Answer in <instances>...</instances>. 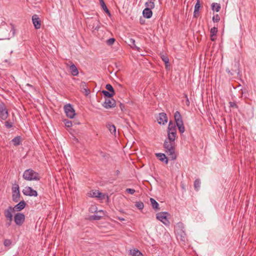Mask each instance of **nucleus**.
Returning a JSON list of instances; mask_svg holds the SVG:
<instances>
[{
	"label": "nucleus",
	"instance_id": "30",
	"mask_svg": "<svg viewBox=\"0 0 256 256\" xmlns=\"http://www.w3.org/2000/svg\"><path fill=\"white\" fill-rule=\"evenodd\" d=\"M12 142L15 146L19 145L20 142V137L19 136L15 137L12 140Z\"/></svg>",
	"mask_w": 256,
	"mask_h": 256
},
{
	"label": "nucleus",
	"instance_id": "5",
	"mask_svg": "<svg viewBox=\"0 0 256 256\" xmlns=\"http://www.w3.org/2000/svg\"><path fill=\"white\" fill-rule=\"evenodd\" d=\"M174 118L179 132L181 134L184 133L185 131V128L184 125L182 116L178 111L176 112L174 114Z\"/></svg>",
	"mask_w": 256,
	"mask_h": 256
},
{
	"label": "nucleus",
	"instance_id": "19",
	"mask_svg": "<svg viewBox=\"0 0 256 256\" xmlns=\"http://www.w3.org/2000/svg\"><path fill=\"white\" fill-rule=\"evenodd\" d=\"M106 126L112 134L116 136V128L114 124L110 122H108L106 124Z\"/></svg>",
	"mask_w": 256,
	"mask_h": 256
},
{
	"label": "nucleus",
	"instance_id": "4",
	"mask_svg": "<svg viewBox=\"0 0 256 256\" xmlns=\"http://www.w3.org/2000/svg\"><path fill=\"white\" fill-rule=\"evenodd\" d=\"M86 23L88 28L92 31L94 30H98L100 28V22L96 17L88 18Z\"/></svg>",
	"mask_w": 256,
	"mask_h": 256
},
{
	"label": "nucleus",
	"instance_id": "54",
	"mask_svg": "<svg viewBox=\"0 0 256 256\" xmlns=\"http://www.w3.org/2000/svg\"><path fill=\"white\" fill-rule=\"evenodd\" d=\"M182 188H184V186H183V184H182Z\"/></svg>",
	"mask_w": 256,
	"mask_h": 256
},
{
	"label": "nucleus",
	"instance_id": "24",
	"mask_svg": "<svg viewBox=\"0 0 256 256\" xmlns=\"http://www.w3.org/2000/svg\"><path fill=\"white\" fill-rule=\"evenodd\" d=\"M90 194L92 197L100 198L102 197V194L98 190H95L90 192Z\"/></svg>",
	"mask_w": 256,
	"mask_h": 256
},
{
	"label": "nucleus",
	"instance_id": "3",
	"mask_svg": "<svg viewBox=\"0 0 256 256\" xmlns=\"http://www.w3.org/2000/svg\"><path fill=\"white\" fill-rule=\"evenodd\" d=\"M174 232L177 239L180 240L183 244H184L187 238L184 230V228L182 223H179L176 225Z\"/></svg>",
	"mask_w": 256,
	"mask_h": 256
},
{
	"label": "nucleus",
	"instance_id": "49",
	"mask_svg": "<svg viewBox=\"0 0 256 256\" xmlns=\"http://www.w3.org/2000/svg\"><path fill=\"white\" fill-rule=\"evenodd\" d=\"M210 39L212 41H214L216 39V36H210Z\"/></svg>",
	"mask_w": 256,
	"mask_h": 256
},
{
	"label": "nucleus",
	"instance_id": "2",
	"mask_svg": "<svg viewBox=\"0 0 256 256\" xmlns=\"http://www.w3.org/2000/svg\"><path fill=\"white\" fill-rule=\"evenodd\" d=\"M22 178L28 181H38L40 179V174L32 168H28L24 170L22 174Z\"/></svg>",
	"mask_w": 256,
	"mask_h": 256
},
{
	"label": "nucleus",
	"instance_id": "45",
	"mask_svg": "<svg viewBox=\"0 0 256 256\" xmlns=\"http://www.w3.org/2000/svg\"><path fill=\"white\" fill-rule=\"evenodd\" d=\"M126 192L128 194H132L135 192L136 191L134 189L128 188L126 189Z\"/></svg>",
	"mask_w": 256,
	"mask_h": 256
},
{
	"label": "nucleus",
	"instance_id": "13",
	"mask_svg": "<svg viewBox=\"0 0 256 256\" xmlns=\"http://www.w3.org/2000/svg\"><path fill=\"white\" fill-rule=\"evenodd\" d=\"M116 100L112 98H106L105 101L102 104L106 108H114L116 106Z\"/></svg>",
	"mask_w": 256,
	"mask_h": 256
},
{
	"label": "nucleus",
	"instance_id": "26",
	"mask_svg": "<svg viewBox=\"0 0 256 256\" xmlns=\"http://www.w3.org/2000/svg\"><path fill=\"white\" fill-rule=\"evenodd\" d=\"M220 8V5L219 4L214 2L212 4V9L213 11L218 12Z\"/></svg>",
	"mask_w": 256,
	"mask_h": 256
},
{
	"label": "nucleus",
	"instance_id": "23",
	"mask_svg": "<svg viewBox=\"0 0 256 256\" xmlns=\"http://www.w3.org/2000/svg\"><path fill=\"white\" fill-rule=\"evenodd\" d=\"M130 253L132 256H144L143 254L136 248L130 250Z\"/></svg>",
	"mask_w": 256,
	"mask_h": 256
},
{
	"label": "nucleus",
	"instance_id": "17",
	"mask_svg": "<svg viewBox=\"0 0 256 256\" xmlns=\"http://www.w3.org/2000/svg\"><path fill=\"white\" fill-rule=\"evenodd\" d=\"M153 8H150L148 6H146V8H145L142 12L144 16L146 18H150L152 14V9Z\"/></svg>",
	"mask_w": 256,
	"mask_h": 256
},
{
	"label": "nucleus",
	"instance_id": "11",
	"mask_svg": "<svg viewBox=\"0 0 256 256\" xmlns=\"http://www.w3.org/2000/svg\"><path fill=\"white\" fill-rule=\"evenodd\" d=\"M24 195L30 196H36L38 192L30 186H26L22 191Z\"/></svg>",
	"mask_w": 256,
	"mask_h": 256
},
{
	"label": "nucleus",
	"instance_id": "51",
	"mask_svg": "<svg viewBox=\"0 0 256 256\" xmlns=\"http://www.w3.org/2000/svg\"><path fill=\"white\" fill-rule=\"evenodd\" d=\"M120 108L121 110H123V108H124V104H120Z\"/></svg>",
	"mask_w": 256,
	"mask_h": 256
},
{
	"label": "nucleus",
	"instance_id": "55",
	"mask_svg": "<svg viewBox=\"0 0 256 256\" xmlns=\"http://www.w3.org/2000/svg\"><path fill=\"white\" fill-rule=\"evenodd\" d=\"M116 173H117V174H118V173H119V171H118V170H117V171H116Z\"/></svg>",
	"mask_w": 256,
	"mask_h": 256
},
{
	"label": "nucleus",
	"instance_id": "28",
	"mask_svg": "<svg viewBox=\"0 0 256 256\" xmlns=\"http://www.w3.org/2000/svg\"><path fill=\"white\" fill-rule=\"evenodd\" d=\"M20 193H12V198L13 201L16 202H17L19 201L20 198Z\"/></svg>",
	"mask_w": 256,
	"mask_h": 256
},
{
	"label": "nucleus",
	"instance_id": "16",
	"mask_svg": "<svg viewBox=\"0 0 256 256\" xmlns=\"http://www.w3.org/2000/svg\"><path fill=\"white\" fill-rule=\"evenodd\" d=\"M80 87L82 92L84 94L85 96H88L90 93V90L88 88L86 84L84 82H82L80 83Z\"/></svg>",
	"mask_w": 256,
	"mask_h": 256
},
{
	"label": "nucleus",
	"instance_id": "15",
	"mask_svg": "<svg viewBox=\"0 0 256 256\" xmlns=\"http://www.w3.org/2000/svg\"><path fill=\"white\" fill-rule=\"evenodd\" d=\"M158 122L159 124H164L168 122V117L166 114L164 112L159 114Z\"/></svg>",
	"mask_w": 256,
	"mask_h": 256
},
{
	"label": "nucleus",
	"instance_id": "52",
	"mask_svg": "<svg viewBox=\"0 0 256 256\" xmlns=\"http://www.w3.org/2000/svg\"><path fill=\"white\" fill-rule=\"evenodd\" d=\"M27 86H30V87H32V86L31 84H27Z\"/></svg>",
	"mask_w": 256,
	"mask_h": 256
},
{
	"label": "nucleus",
	"instance_id": "12",
	"mask_svg": "<svg viewBox=\"0 0 256 256\" xmlns=\"http://www.w3.org/2000/svg\"><path fill=\"white\" fill-rule=\"evenodd\" d=\"M14 208L12 206H9L4 212V215L6 220H12V213L14 212Z\"/></svg>",
	"mask_w": 256,
	"mask_h": 256
},
{
	"label": "nucleus",
	"instance_id": "21",
	"mask_svg": "<svg viewBox=\"0 0 256 256\" xmlns=\"http://www.w3.org/2000/svg\"><path fill=\"white\" fill-rule=\"evenodd\" d=\"M71 74L74 76H76L78 74V70L74 64L72 63L70 66Z\"/></svg>",
	"mask_w": 256,
	"mask_h": 256
},
{
	"label": "nucleus",
	"instance_id": "42",
	"mask_svg": "<svg viewBox=\"0 0 256 256\" xmlns=\"http://www.w3.org/2000/svg\"><path fill=\"white\" fill-rule=\"evenodd\" d=\"M114 42L115 39L114 38H110L107 40L106 44L109 46H111L114 44Z\"/></svg>",
	"mask_w": 256,
	"mask_h": 256
},
{
	"label": "nucleus",
	"instance_id": "6",
	"mask_svg": "<svg viewBox=\"0 0 256 256\" xmlns=\"http://www.w3.org/2000/svg\"><path fill=\"white\" fill-rule=\"evenodd\" d=\"M168 136L170 139L172 138H176V129L175 124L172 121H170L168 128Z\"/></svg>",
	"mask_w": 256,
	"mask_h": 256
},
{
	"label": "nucleus",
	"instance_id": "9",
	"mask_svg": "<svg viewBox=\"0 0 256 256\" xmlns=\"http://www.w3.org/2000/svg\"><path fill=\"white\" fill-rule=\"evenodd\" d=\"M14 218L16 225L21 226L25 221V216L22 213L18 212L15 214Z\"/></svg>",
	"mask_w": 256,
	"mask_h": 256
},
{
	"label": "nucleus",
	"instance_id": "31",
	"mask_svg": "<svg viewBox=\"0 0 256 256\" xmlns=\"http://www.w3.org/2000/svg\"><path fill=\"white\" fill-rule=\"evenodd\" d=\"M200 186V179L197 178L194 182V187L196 190H198Z\"/></svg>",
	"mask_w": 256,
	"mask_h": 256
},
{
	"label": "nucleus",
	"instance_id": "10",
	"mask_svg": "<svg viewBox=\"0 0 256 256\" xmlns=\"http://www.w3.org/2000/svg\"><path fill=\"white\" fill-rule=\"evenodd\" d=\"M8 116V112L5 104L0 103V118L2 120H6Z\"/></svg>",
	"mask_w": 256,
	"mask_h": 256
},
{
	"label": "nucleus",
	"instance_id": "29",
	"mask_svg": "<svg viewBox=\"0 0 256 256\" xmlns=\"http://www.w3.org/2000/svg\"><path fill=\"white\" fill-rule=\"evenodd\" d=\"M155 1L156 0H147L145 5L146 6H148L150 8H154Z\"/></svg>",
	"mask_w": 256,
	"mask_h": 256
},
{
	"label": "nucleus",
	"instance_id": "27",
	"mask_svg": "<svg viewBox=\"0 0 256 256\" xmlns=\"http://www.w3.org/2000/svg\"><path fill=\"white\" fill-rule=\"evenodd\" d=\"M150 202H151L152 207L154 209V210H158L159 209V208H158L159 204L155 200H154L152 198H150Z\"/></svg>",
	"mask_w": 256,
	"mask_h": 256
},
{
	"label": "nucleus",
	"instance_id": "14",
	"mask_svg": "<svg viewBox=\"0 0 256 256\" xmlns=\"http://www.w3.org/2000/svg\"><path fill=\"white\" fill-rule=\"evenodd\" d=\"M32 22L36 29H39L40 28V20L37 14H34L32 16Z\"/></svg>",
	"mask_w": 256,
	"mask_h": 256
},
{
	"label": "nucleus",
	"instance_id": "48",
	"mask_svg": "<svg viewBox=\"0 0 256 256\" xmlns=\"http://www.w3.org/2000/svg\"><path fill=\"white\" fill-rule=\"evenodd\" d=\"M184 96H185V98H186V104L188 106H189L190 104V100H188V96L187 94H185Z\"/></svg>",
	"mask_w": 256,
	"mask_h": 256
},
{
	"label": "nucleus",
	"instance_id": "44",
	"mask_svg": "<svg viewBox=\"0 0 256 256\" xmlns=\"http://www.w3.org/2000/svg\"><path fill=\"white\" fill-rule=\"evenodd\" d=\"M229 104H230V108H238V106L236 104V102H229Z\"/></svg>",
	"mask_w": 256,
	"mask_h": 256
},
{
	"label": "nucleus",
	"instance_id": "37",
	"mask_svg": "<svg viewBox=\"0 0 256 256\" xmlns=\"http://www.w3.org/2000/svg\"><path fill=\"white\" fill-rule=\"evenodd\" d=\"M106 88L109 91V92H110L112 93H114V89L113 88V87L110 84H106Z\"/></svg>",
	"mask_w": 256,
	"mask_h": 256
},
{
	"label": "nucleus",
	"instance_id": "8",
	"mask_svg": "<svg viewBox=\"0 0 256 256\" xmlns=\"http://www.w3.org/2000/svg\"><path fill=\"white\" fill-rule=\"evenodd\" d=\"M169 214L167 212H161L156 214V217L158 220L162 222L166 226H168L170 222L168 220V216Z\"/></svg>",
	"mask_w": 256,
	"mask_h": 256
},
{
	"label": "nucleus",
	"instance_id": "43",
	"mask_svg": "<svg viewBox=\"0 0 256 256\" xmlns=\"http://www.w3.org/2000/svg\"><path fill=\"white\" fill-rule=\"evenodd\" d=\"M17 192L20 193L19 186L18 184L12 188V193Z\"/></svg>",
	"mask_w": 256,
	"mask_h": 256
},
{
	"label": "nucleus",
	"instance_id": "25",
	"mask_svg": "<svg viewBox=\"0 0 256 256\" xmlns=\"http://www.w3.org/2000/svg\"><path fill=\"white\" fill-rule=\"evenodd\" d=\"M100 0V6H102V9L104 10V11L108 14L109 16H110V13L109 11V10H108V8H107L104 1L103 0Z\"/></svg>",
	"mask_w": 256,
	"mask_h": 256
},
{
	"label": "nucleus",
	"instance_id": "32",
	"mask_svg": "<svg viewBox=\"0 0 256 256\" xmlns=\"http://www.w3.org/2000/svg\"><path fill=\"white\" fill-rule=\"evenodd\" d=\"M102 92L104 96H108V98H111L114 94V93L106 90H103Z\"/></svg>",
	"mask_w": 256,
	"mask_h": 256
},
{
	"label": "nucleus",
	"instance_id": "47",
	"mask_svg": "<svg viewBox=\"0 0 256 256\" xmlns=\"http://www.w3.org/2000/svg\"><path fill=\"white\" fill-rule=\"evenodd\" d=\"M12 220H6V227H9L11 224L12 222Z\"/></svg>",
	"mask_w": 256,
	"mask_h": 256
},
{
	"label": "nucleus",
	"instance_id": "22",
	"mask_svg": "<svg viewBox=\"0 0 256 256\" xmlns=\"http://www.w3.org/2000/svg\"><path fill=\"white\" fill-rule=\"evenodd\" d=\"M200 8V0H196V3L194 6V16L196 17V15L198 14L199 10Z\"/></svg>",
	"mask_w": 256,
	"mask_h": 256
},
{
	"label": "nucleus",
	"instance_id": "34",
	"mask_svg": "<svg viewBox=\"0 0 256 256\" xmlns=\"http://www.w3.org/2000/svg\"><path fill=\"white\" fill-rule=\"evenodd\" d=\"M161 58H162V61L164 62L166 66H168V64L169 63L168 58L166 56L162 54L161 56Z\"/></svg>",
	"mask_w": 256,
	"mask_h": 256
},
{
	"label": "nucleus",
	"instance_id": "36",
	"mask_svg": "<svg viewBox=\"0 0 256 256\" xmlns=\"http://www.w3.org/2000/svg\"><path fill=\"white\" fill-rule=\"evenodd\" d=\"M12 243V240L9 239H6L4 242V244L6 247H10Z\"/></svg>",
	"mask_w": 256,
	"mask_h": 256
},
{
	"label": "nucleus",
	"instance_id": "46",
	"mask_svg": "<svg viewBox=\"0 0 256 256\" xmlns=\"http://www.w3.org/2000/svg\"><path fill=\"white\" fill-rule=\"evenodd\" d=\"M92 218L94 220H100L101 218V216L98 215L94 214L92 216Z\"/></svg>",
	"mask_w": 256,
	"mask_h": 256
},
{
	"label": "nucleus",
	"instance_id": "53",
	"mask_svg": "<svg viewBox=\"0 0 256 256\" xmlns=\"http://www.w3.org/2000/svg\"><path fill=\"white\" fill-rule=\"evenodd\" d=\"M8 60H4V62H8Z\"/></svg>",
	"mask_w": 256,
	"mask_h": 256
},
{
	"label": "nucleus",
	"instance_id": "1",
	"mask_svg": "<svg viewBox=\"0 0 256 256\" xmlns=\"http://www.w3.org/2000/svg\"><path fill=\"white\" fill-rule=\"evenodd\" d=\"M175 140L176 138H174L170 139V137L168 136L164 144V146L166 150V153L172 160H174L176 158V154L175 152Z\"/></svg>",
	"mask_w": 256,
	"mask_h": 256
},
{
	"label": "nucleus",
	"instance_id": "41",
	"mask_svg": "<svg viewBox=\"0 0 256 256\" xmlns=\"http://www.w3.org/2000/svg\"><path fill=\"white\" fill-rule=\"evenodd\" d=\"M5 126L8 128H11L13 126V123L9 120H7L5 122Z\"/></svg>",
	"mask_w": 256,
	"mask_h": 256
},
{
	"label": "nucleus",
	"instance_id": "40",
	"mask_svg": "<svg viewBox=\"0 0 256 256\" xmlns=\"http://www.w3.org/2000/svg\"><path fill=\"white\" fill-rule=\"evenodd\" d=\"M130 44H132V46H134L136 50H140V48L136 46L135 44V40H134L132 38H130Z\"/></svg>",
	"mask_w": 256,
	"mask_h": 256
},
{
	"label": "nucleus",
	"instance_id": "39",
	"mask_svg": "<svg viewBox=\"0 0 256 256\" xmlns=\"http://www.w3.org/2000/svg\"><path fill=\"white\" fill-rule=\"evenodd\" d=\"M220 20V18L218 16V14H216L214 15L212 17V21L214 22H218Z\"/></svg>",
	"mask_w": 256,
	"mask_h": 256
},
{
	"label": "nucleus",
	"instance_id": "35",
	"mask_svg": "<svg viewBox=\"0 0 256 256\" xmlns=\"http://www.w3.org/2000/svg\"><path fill=\"white\" fill-rule=\"evenodd\" d=\"M136 206L139 210H142L144 207V203L142 202H136Z\"/></svg>",
	"mask_w": 256,
	"mask_h": 256
},
{
	"label": "nucleus",
	"instance_id": "33",
	"mask_svg": "<svg viewBox=\"0 0 256 256\" xmlns=\"http://www.w3.org/2000/svg\"><path fill=\"white\" fill-rule=\"evenodd\" d=\"M218 32V28L216 27L212 28L210 30V36H216Z\"/></svg>",
	"mask_w": 256,
	"mask_h": 256
},
{
	"label": "nucleus",
	"instance_id": "18",
	"mask_svg": "<svg viewBox=\"0 0 256 256\" xmlns=\"http://www.w3.org/2000/svg\"><path fill=\"white\" fill-rule=\"evenodd\" d=\"M26 206V202L24 200H22L13 207V208H14V211L20 212L23 210L25 208Z\"/></svg>",
	"mask_w": 256,
	"mask_h": 256
},
{
	"label": "nucleus",
	"instance_id": "7",
	"mask_svg": "<svg viewBox=\"0 0 256 256\" xmlns=\"http://www.w3.org/2000/svg\"><path fill=\"white\" fill-rule=\"evenodd\" d=\"M64 109L67 117L70 118H74L76 115V112L71 104H66L64 107Z\"/></svg>",
	"mask_w": 256,
	"mask_h": 256
},
{
	"label": "nucleus",
	"instance_id": "20",
	"mask_svg": "<svg viewBox=\"0 0 256 256\" xmlns=\"http://www.w3.org/2000/svg\"><path fill=\"white\" fill-rule=\"evenodd\" d=\"M157 158L161 162H164L166 164L168 162V160L164 154L157 153L156 154Z\"/></svg>",
	"mask_w": 256,
	"mask_h": 256
},
{
	"label": "nucleus",
	"instance_id": "50",
	"mask_svg": "<svg viewBox=\"0 0 256 256\" xmlns=\"http://www.w3.org/2000/svg\"><path fill=\"white\" fill-rule=\"evenodd\" d=\"M117 218L120 221H124L125 220L124 218L120 217H118Z\"/></svg>",
	"mask_w": 256,
	"mask_h": 256
},
{
	"label": "nucleus",
	"instance_id": "38",
	"mask_svg": "<svg viewBox=\"0 0 256 256\" xmlns=\"http://www.w3.org/2000/svg\"><path fill=\"white\" fill-rule=\"evenodd\" d=\"M64 124H65V126L67 128H70L71 126H72V122L69 120H64Z\"/></svg>",
	"mask_w": 256,
	"mask_h": 256
}]
</instances>
